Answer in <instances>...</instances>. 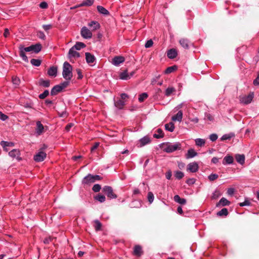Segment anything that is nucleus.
Listing matches in <instances>:
<instances>
[{"label":"nucleus","instance_id":"nucleus-14","mask_svg":"<svg viewBox=\"0 0 259 259\" xmlns=\"http://www.w3.org/2000/svg\"><path fill=\"white\" fill-rule=\"evenodd\" d=\"M178 55V52L175 49H170L167 51V56L170 59L176 58Z\"/></svg>","mask_w":259,"mask_h":259},{"label":"nucleus","instance_id":"nucleus-22","mask_svg":"<svg viewBox=\"0 0 259 259\" xmlns=\"http://www.w3.org/2000/svg\"><path fill=\"white\" fill-rule=\"evenodd\" d=\"M88 26L92 28L93 30H96L100 28V25L99 23L96 21H92L88 23Z\"/></svg>","mask_w":259,"mask_h":259},{"label":"nucleus","instance_id":"nucleus-7","mask_svg":"<svg viewBox=\"0 0 259 259\" xmlns=\"http://www.w3.org/2000/svg\"><path fill=\"white\" fill-rule=\"evenodd\" d=\"M46 156L45 152L40 151L34 156L33 159L36 162H41L45 159Z\"/></svg>","mask_w":259,"mask_h":259},{"label":"nucleus","instance_id":"nucleus-59","mask_svg":"<svg viewBox=\"0 0 259 259\" xmlns=\"http://www.w3.org/2000/svg\"><path fill=\"white\" fill-rule=\"evenodd\" d=\"M37 36L39 38H40V39H41L42 40H45L46 39V35L45 34V33L42 31H41L38 32V33H37Z\"/></svg>","mask_w":259,"mask_h":259},{"label":"nucleus","instance_id":"nucleus-20","mask_svg":"<svg viewBox=\"0 0 259 259\" xmlns=\"http://www.w3.org/2000/svg\"><path fill=\"white\" fill-rule=\"evenodd\" d=\"M230 204V202L226 198L223 197L222 198L219 202L217 203L216 206L217 207H219L220 206H228Z\"/></svg>","mask_w":259,"mask_h":259},{"label":"nucleus","instance_id":"nucleus-25","mask_svg":"<svg viewBox=\"0 0 259 259\" xmlns=\"http://www.w3.org/2000/svg\"><path fill=\"white\" fill-rule=\"evenodd\" d=\"M31 52H33L35 53H39L42 48L41 45L40 44H36L35 45H31Z\"/></svg>","mask_w":259,"mask_h":259},{"label":"nucleus","instance_id":"nucleus-63","mask_svg":"<svg viewBox=\"0 0 259 259\" xmlns=\"http://www.w3.org/2000/svg\"><path fill=\"white\" fill-rule=\"evenodd\" d=\"M235 192V189L233 188H228L227 190V193L229 196H232Z\"/></svg>","mask_w":259,"mask_h":259},{"label":"nucleus","instance_id":"nucleus-5","mask_svg":"<svg viewBox=\"0 0 259 259\" xmlns=\"http://www.w3.org/2000/svg\"><path fill=\"white\" fill-rule=\"evenodd\" d=\"M102 191L109 199H116L117 197V195L113 192V189L110 186H104Z\"/></svg>","mask_w":259,"mask_h":259},{"label":"nucleus","instance_id":"nucleus-57","mask_svg":"<svg viewBox=\"0 0 259 259\" xmlns=\"http://www.w3.org/2000/svg\"><path fill=\"white\" fill-rule=\"evenodd\" d=\"M153 42L152 39H149L146 41L145 44V47L146 48H149L152 46Z\"/></svg>","mask_w":259,"mask_h":259},{"label":"nucleus","instance_id":"nucleus-58","mask_svg":"<svg viewBox=\"0 0 259 259\" xmlns=\"http://www.w3.org/2000/svg\"><path fill=\"white\" fill-rule=\"evenodd\" d=\"M12 82H13V84H14L15 85H19L20 82V80L18 77H17L16 76L13 77L12 78Z\"/></svg>","mask_w":259,"mask_h":259},{"label":"nucleus","instance_id":"nucleus-26","mask_svg":"<svg viewBox=\"0 0 259 259\" xmlns=\"http://www.w3.org/2000/svg\"><path fill=\"white\" fill-rule=\"evenodd\" d=\"M150 141H151L150 139L148 137H147V136L144 137L143 138H141L139 140L140 147L144 146L146 145V144H149L150 142Z\"/></svg>","mask_w":259,"mask_h":259},{"label":"nucleus","instance_id":"nucleus-38","mask_svg":"<svg viewBox=\"0 0 259 259\" xmlns=\"http://www.w3.org/2000/svg\"><path fill=\"white\" fill-rule=\"evenodd\" d=\"M175 91L176 89L174 87H168L165 90V96L169 97Z\"/></svg>","mask_w":259,"mask_h":259},{"label":"nucleus","instance_id":"nucleus-17","mask_svg":"<svg viewBox=\"0 0 259 259\" xmlns=\"http://www.w3.org/2000/svg\"><path fill=\"white\" fill-rule=\"evenodd\" d=\"M1 145L5 151L8 152L9 149L7 148V147H13L14 146V143L12 142L2 141L1 142Z\"/></svg>","mask_w":259,"mask_h":259},{"label":"nucleus","instance_id":"nucleus-64","mask_svg":"<svg viewBox=\"0 0 259 259\" xmlns=\"http://www.w3.org/2000/svg\"><path fill=\"white\" fill-rule=\"evenodd\" d=\"M253 84L255 86L259 85V72L257 74L256 78L253 80Z\"/></svg>","mask_w":259,"mask_h":259},{"label":"nucleus","instance_id":"nucleus-19","mask_svg":"<svg viewBox=\"0 0 259 259\" xmlns=\"http://www.w3.org/2000/svg\"><path fill=\"white\" fill-rule=\"evenodd\" d=\"M143 251L140 245H137L134 249V254L137 256H140L143 254Z\"/></svg>","mask_w":259,"mask_h":259},{"label":"nucleus","instance_id":"nucleus-33","mask_svg":"<svg viewBox=\"0 0 259 259\" xmlns=\"http://www.w3.org/2000/svg\"><path fill=\"white\" fill-rule=\"evenodd\" d=\"M94 199L100 202V203L104 202L106 200V197L104 195L98 194L94 196Z\"/></svg>","mask_w":259,"mask_h":259},{"label":"nucleus","instance_id":"nucleus-36","mask_svg":"<svg viewBox=\"0 0 259 259\" xmlns=\"http://www.w3.org/2000/svg\"><path fill=\"white\" fill-rule=\"evenodd\" d=\"M178 68L177 66L173 65L167 67L164 71L165 74H169L176 71Z\"/></svg>","mask_w":259,"mask_h":259},{"label":"nucleus","instance_id":"nucleus-27","mask_svg":"<svg viewBox=\"0 0 259 259\" xmlns=\"http://www.w3.org/2000/svg\"><path fill=\"white\" fill-rule=\"evenodd\" d=\"M235 159L238 163L243 165L245 162V156L243 154H236Z\"/></svg>","mask_w":259,"mask_h":259},{"label":"nucleus","instance_id":"nucleus-47","mask_svg":"<svg viewBox=\"0 0 259 259\" xmlns=\"http://www.w3.org/2000/svg\"><path fill=\"white\" fill-rule=\"evenodd\" d=\"M234 136V134L233 133H230L228 134L224 135L221 138L222 141L230 140L231 138Z\"/></svg>","mask_w":259,"mask_h":259},{"label":"nucleus","instance_id":"nucleus-55","mask_svg":"<svg viewBox=\"0 0 259 259\" xmlns=\"http://www.w3.org/2000/svg\"><path fill=\"white\" fill-rule=\"evenodd\" d=\"M69 80H66V81L61 83L59 85L62 88V90H63L64 88H66L69 84Z\"/></svg>","mask_w":259,"mask_h":259},{"label":"nucleus","instance_id":"nucleus-9","mask_svg":"<svg viewBox=\"0 0 259 259\" xmlns=\"http://www.w3.org/2000/svg\"><path fill=\"white\" fill-rule=\"evenodd\" d=\"M198 164L196 162L190 163L187 165V170H189L191 172H196L198 170Z\"/></svg>","mask_w":259,"mask_h":259},{"label":"nucleus","instance_id":"nucleus-41","mask_svg":"<svg viewBox=\"0 0 259 259\" xmlns=\"http://www.w3.org/2000/svg\"><path fill=\"white\" fill-rule=\"evenodd\" d=\"M174 176L177 179L181 180L184 177V174L181 171L177 170L174 172Z\"/></svg>","mask_w":259,"mask_h":259},{"label":"nucleus","instance_id":"nucleus-4","mask_svg":"<svg viewBox=\"0 0 259 259\" xmlns=\"http://www.w3.org/2000/svg\"><path fill=\"white\" fill-rule=\"evenodd\" d=\"M254 97V93L250 92L247 96H240L239 97V101L241 103L245 105L248 104L251 102Z\"/></svg>","mask_w":259,"mask_h":259},{"label":"nucleus","instance_id":"nucleus-48","mask_svg":"<svg viewBox=\"0 0 259 259\" xmlns=\"http://www.w3.org/2000/svg\"><path fill=\"white\" fill-rule=\"evenodd\" d=\"M94 2V0H84L81 4V6H91Z\"/></svg>","mask_w":259,"mask_h":259},{"label":"nucleus","instance_id":"nucleus-32","mask_svg":"<svg viewBox=\"0 0 259 259\" xmlns=\"http://www.w3.org/2000/svg\"><path fill=\"white\" fill-rule=\"evenodd\" d=\"M174 199L176 202L181 204H185L186 203V200L185 198H181L178 195H175Z\"/></svg>","mask_w":259,"mask_h":259},{"label":"nucleus","instance_id":"nucleus-28","mask_svg":"<svg viewBox=\"0 0 259 259\" xmlns=\"http://www.w3.org/2000/svg\"><path fill=\"white\" fill-rule=\"evenodd\" d=\"M197 155V153L193 149H190L186 155V157L187 159L192 158Z\"/></svg>","mask_w":259,"mask_h":259},{"label":"nucleus","instance_id":"nucleus-31","mask_svg":"<svg viewBox=\"0 0 259 259\" xmlns=\"http://www.w3.org/2000/svg\"><path fill=\"white\" fill-rule=\"evenodd\" d=\"M97 9L99 13L104 15H108L109 14V11L104 7L101 6H98L97 7Z\"/></svg>","mask_w":259,"mask_h":259},{"label":"nucleus","instance_id":"nucleus-12","mask_svg":"<svg viewBox=\"0 0 259 259\" xmlns=\"http://www.w3.org/2000/svg\"><path fill=\"white\" fill-rule=\"evenodd\" d=\"M93 175L91 174H88L87 176H85L82 181V183L83 184H90L91 183H93L95 182L94 179Z\"/></svg>","mask_w":259,"mask_h":259},{"label":"nucleus","instance_id":"nucleus-6","mask_svg":"<svg viewBox=\"0 0 259 259\" xmlns=\"http://www.w3.org/2000/svg\"><path fill=\"white\" fill-rule=\"evenodd\" d=\"M81 36L85 39H90L92 37V32L85 26L81 28L80 30Z\"/></svg>","mask_w":259,"mask_h":259},{"label":"nucleus","instance_id":"nucleus-40","mask_svg":"<svg viewBox=\"0 0 259 259\" xmlns=\"http://www.w3.org/2000/svg\"><path fill=\"white\" fill-rule=\"evenodd\" d=\"M195 144L197 146L202 147L204 145L205 140L203 139L197 138L195 140Z\"/></svg>","mask_w":259,"mask_h":259},{"label":"nucleus","instance_id":"nucleus-18","mask_svg":"<svg viewBox=\"0 0 259 259\" xmlns=\"http://www.w3.org/2000/svg\"><path fill=\"white\" fill-rule=\"evenodd\" d=\"M73 47H72L69 51L68 55L69 58H79V53L76 51Z\"/></svg>","mask_w":259,"mask_h":259},{"label":"nucleus","instance_id":"nucleus-54","mask_svg":"<svg viewBox=\"0 0 259 259\" xmlns=\"http://www.w3.org/2000/svg\"><path fill=\"white\" fill-rule=\"evenodd\" d=\"M239 205L241 207L245 206H250V202L248 200H247V199H245L244 202L239 203Z\"/></svg>","mask_w":259,"mask_h":259},{"label":"nucleus","instance_id":"nucleus-34","mask_svg":"<svg viewBox=\"0 0 259 259\" xmlns=\"http://www.w3.org/2000/svg\"><path fill=\"white\" fill-rule=\"evenodd\" d=\"M164 134L163 131L161 128H158L156 131V133L153 135V137L156 139H160L163 138Z\"/></svg>","mask_w":259,"mask_h":259},{"label":"nucleus","instance_id":"nucleus-3","mask_svg":"<svg viewBox=\"0 0 259 259\" xmlns=\"http://www.w3.org/2000/svg\"><path fill=\"white\" fill-rule=\"evenodd\" d=\"M19 56L23 61L28 62V59L25 54V52H31V46L28 47H24L23 45H20L19 46Z\"/></svg>","mask_w":259,"mask_h":259},{"label":"nucleus","instance_id":"nucleus-13","mask_svg":"<svg viewBox=\"0 0 259 259\" xmlns=\"http://www.w3.org/2000/svg\"><path fill=\"white\" fill-rule=\"evenodd\" d=\"M9 155L10 157H12L13 158H17V159H21V158L19 157L20 155V152L19 150L17 149H14L11 150L9 152Z\"/></svg>","mask_w":259,"mask_h":259},{"label":"nucleus","instance_id":"nucleus-23","mask_svg":"<svg viewBox=\"0 0 259 259\" xmlns=\"http://www.w3.org/2000/svg\"><path fill=\"white\" fill-rule=\"evenodd\" d=\"M183 112L182 110H180L178 111V112L175 115H174L171 119L173 121H178L179 122H181L183 118Z\"/></svg>","mask_w":259,"mask_h":259},{"label":"nucleus","instance_id":"nucleus-50","mask_svg":"<svg viewBox=\"0 0 259 259\" xmlns=\"http://www.w3.org/2000/svg\"><path fill=\"white\" fill-rule=\"evenodd\" d=\"M49 94L48 90H45L42 94L39 95V98L40 99H44L46 98Z\"/></svg>","mask_w":259,"mask_h":259},{"label":"nucleus","instance_id":"nucleus-1","mask_svg":"<svg viewBox=\"0 0 259 259\" xmlns=\"http://www.w3.org/2000/svg\"><path fill=\"white\" fill-rule=\"evenodd\" d=\"M72 67L67 62L63 64L62 75L66 80H71L72 77Z\"/></svg>","mask_w":259,"mask_h":259},{"label":"nucleus","instance_id":"nucleus-15","mask_svg":"<svg viewBox=\"0 0 259 259\" xmlns=\"http://www.w3.org/2000/svg\"><path fill=\"white\" fill-rule=\"evenodd\" d=\"M233 161L234 159L233 156L227 155L224 158L222 163L224 165L231 164L233 163Z\"/></svg>","mask_w":259,"mask_h":259},{"label":"nucleus","instance_id":"nucleus-30","mask_svg":"<svg viewBox=\"0 0 259 259\" xmlns=\"http://www.w3.org/2000/svg\"><path fill=\"white\" fill-rule=\"evenodd\" d=\"M114 105L118 109H122L125 105V102L122 100L119 99L114 102Z\"/></svg>","mask_w":259,"mask_h":259},{"label":"nucleus","instance_id":"nucleus-51","mask_svg":"<svg viewBox=\"0 0 259 259\" xmlns=\"http://www.w3.org/2000/svg\"><path fill=\"white\" fill-rule=\"evenodd\" d=\"M101 189V186L99 184H95L93 186L92 190L95 192H99Z\"/></svg>","mask_w":259,"mask_h":259},{"label":"nucleus","instance_id":"nucleus-62","mask_svg":"<svg viewBox=\"0 0 259 259\" xmlns=\"http://www.w3.org/2000/svg\"><path fill=\"white\" fill-rule=\"evenodd\" d=\"M39 6L41 9H45L48 8V5L46 2H42L39 4Z\"/></svg>","mask_w":259,"mask_h":259},{"label":"nucleus","instance_id":"nucleus-61","mask_svg":"<svg viewBox=\"0 0 259 259\" xmlns=\"http://www.w3.org/2000/svg\"><path fill=\"white\" fill-rule=\"evenodd\" d=\"M9 118L8 116L3 113L1 111H0V119L2 121H5L7 119Z\"/></svg>","mask_w":259,"mask_h":259},{"label":"nucleus","instance_id":"nucleus-39","mask_svg":"<svg viewBox=\"0 0 259 259\" xmlns=\"http://www.w3.org/2000/svg\"><path fill=\"white\" fill-rule=\"evenodd\" d=\"M41 61L40 59H32L30 60V63L32 64V65L35 67L39 66L41 64Z\"/></svg>","mask_w":259,"mask_h":259},{"label":"nucleus","instance_id":"nucleus-11","mask_svg":"<svg viewBox=\"0 0 259 259\" xmlns=\"http://www.w3.org/2000/svg\"><path fill=\"white\" fill-rule=\"evenodd\" d=\"M181 46L185 49H189L192 44L187 38H181L179 40Z\"/></svg>","mask_w":259,"mask_h":259},{"label":"nucleus","instance_id":"nucleus-10","mask_svg":"<svg viewBox=\"0 0 259 259\" xmlns=\"http://www.w3.org/2000/svg\"><path fill=\"white\" fill-rule=\"evenodd\" d=\"M36 128H35V134L37 136H40L44 132V126L41 124L40 121H37L36 123Z\"/></svg>","mask_w":259,"mask_h":259},{"label":"nucleus","instance_id":"nucleus-42","mask_svg":"<svg viewBox=\"0 0 259 259\" xmlns=\"http://www.w3.org/2000/svg\"><path fill=\"white\" fill-rule=\"evenodd\" d=\"M94 228L95 230L96 231H99L101 230L102 227V224L101 223V222L99 220H96L94 221Z\"/></svg>","mask_w":259,"mask_h":259},{"label":"nucleus","instance_id":"nucleus-46","mask_svg":"<svg viewBox=\"0 0 259 259\" xmlns=\"http://www.w3.org/2000/svg\"><path fill=\"white\" fill-rule=\"evenodd\" d=\"M148 95L147 93H143L139 95V97L138 98L139 102L140 103L143 102L145 99H146L148 98Z\"/></svg>","mask_w":259,"mask_h":259},{"label":"nucleus","instance_id":"nucleus-2","mask_svg":"<svg viewBox=\"0 0 259 259\" xmlns=\"http://www.w3.org/2000/svg\"><path fill=\"white\" fill-rule=\"evenodd\" d=\"M181 144L180 143H167L163 147V151L166 153H171L177 150L181 149Z\"/></svg>","mask_w":259,"mask_h":259},{"label":"nucleus","instance_id":"nucleus-37","mask_svg":"<svg viewBox=\"0 0 259 259\" xmlns=\"http://www.w3.org/2000/svg\"><path fill=\"white\" fill-rule=\"evenodd\" d=\"M165 129L170 132H172L175 129V125L172 122H169L165 124Z\"/></svg>","mask_w":259,"mask_h":259},{"label":"nucleus","instance_id":"nucleus-43","mask_svg":"<svg viewBox=\"0 0 259 259\" xmlns=\"http://www.w3.org/2000/svg\"><path fill=\"white\" fill-rule=\"evenodd\" d=\"M85 47V45L81 42H77L73 47L76 50H80Z\"/></svg>","mask_w":259,"mask_h":259},{"label":"nucleus","instance_id":"nucleus-52","mask_svg":"<svg viewBox=\"0 0 259 259\" xmlns=\"http://www.w3.org/2000/svg\"><path fill=\"white\" fill-rule=\"evenodd\" d=\"M219 177V176L217 174H211L208 177L209 180L210 181H213L214 180L217 179Z\"/></svg>","mask_w":259,"mask_h":259},{"label":"nucleus","instance_id":"nucleus-8","mask_svg":"<svg viewBox=\"0 0 259 259\" xmlns=\"http://www.w3.org/2000/svg\"><path fill=\"white\" fill-rule=\"evenodd\" d=\"M125 59L122 56H117L114 57L112 60V64L116 66H118L121 63L124 62Z\"/></svg>","mask_w":259,"mask_h":259},{"label":"nucleus","instance_id":"nucleus-56","mask_svg":"<svg viewBox=\"0 0 259 259\" xmlns=\"http://www.w3.org/2000/svg\"><path fill=\"white\" fill-rule=\"evenodd\" d=\"M218 138V135L216 134H212L209 135V139L212 142L215 141Z\"/></svg>","mask_w":259,"mask_h":259},{"label":"nucleus","instance_id":"nucleus-49","mask_svg":"<svg viewBox=\"0 0 259 259\" xmlns=\"http://www.w3.org/2000/svg\"><path fill=\"white\" fill-rule=\"evenodd\" d=\"M148 201L150 203H152L153 202L154 200V195L152 192H149L148 193V196H147Z\"/></svg>","mask_w":259,"mask_h":259},{"label":"nucleus","instance_id":"nucleus-16","mask_svg":"<svg viewBox=\"0 0 259 259\" xmlns=\"http://www.w3.org/2000/svg\"><path fill=\"white\" fill-rule=\"evenodd\" d=\"M85 56L86 61L88 64L93 63L96 60L95 56L90 53H85Z\"/></svg>","mask_w":259,"mask_h":259},{"label":"nucleus","instance_id":"nucleus-29","mask_svg":"<svg viewBox=\"0 0 259 259\" xmlns=\"http://www.w3.org/2000/svg\"><path fill=\"white\" fill-rule=\"evenodd\" d=\"M119 78L122 80H128L130 79V76L127 70H125L119 74Z\"/></svg>","mask_w":259,"mask_h":259},{"label":"nucleus","instance_id":"nucleus-45","mask_svg":"<svg viewBox=\"0 0 259 259\" xmlns=\"http://www.w3.org/2000/svg\"><path fill=\"white\" fill-rule=\"evenodd\" d=\"M228 214V209L226 208L222 209L220 211L217 212V215L218 216H227Z\"/></svg>","mask_w":259,"mask_h":259},{"label":"nucleus","instance_id":"nucleus-24","mask_svg":"<svg viewBox=\"0 0 259 259\" xmlns=\"http://www.w3.org/2000/svg\"><path fill=\"white\" fill-rule=\"evenodd\" d=\"M62 88L61 87L59 84L54 86L51 91V95H56L58 93L61 92L62 91Z\"/></svg>","mask_w":259,"mask_h":259},{"label":"nucleus","instance_id":"nucleus-44","mask_svg":"<svg viewBox=\"0 0 259 259\" xmlns=\"http://www.w3.org/2000/svg\"><path fill=\"white\" fill-rule=\"evenodd\" d=\"M222 195L221 192L218 189H216L213 193L211 196V198L212 199H217L220 196Z\"/></svg>","mask_w":259,"mask_h":259},{"label":"nucleus","instance_id":"nucleus-60","mask_svg":"<svg viewBox=\"0 0 259 259\" xmlns=\"http://www.w3.org/2000/svg\"><path fill=\"white\" fill-rule=\"evenodd\" d=\"M196 182V179L194 178H189L186 181V183L188 185H192L194 184Z\"/></svg>","mask_w":259,"mask_h":259},{"label":"nucleus","instance_id":"nucleus-53","mask_svg":"<svg viewBox=\"0 0 259 259\" xmlns=\"http://www.w3.org/2000/svg\"><path fill=\"white\" fill-rule=\"evenodd\" d=\"M204 119L212 121L213 120V116L209 113H205Z\"/></svg>","mask_w":259,"mask_h":259},{"label":"nucleus","instance_id":"nucleus-21","mask_svg":"<svg viewBox=\"0 0 259 259\" xmlns=\"http://www.w3.org/2000/svg\"><path fill=\"white\" fill-rule=\"evenodd\" d=\"M57 74V67L56 66H52L48 70V74L50 76L56 77Z\"/></svg>","mask_w":259,"mask_h":259},{"label":"nucleus","instance_id":"nucleus-35","mask_svg":"<svg viewBox=\"0 0 259 259\" xmlns=\"http://www.w3.org/2000/svg\"><path fill=\"white\" fill-rule=\"evenodd\" d=\"M39 85L45 88H48L50 85V81L48 79L44 80L42 78L39 80Z\"/></svg>","mask_w":259,"mask_h":259}]
</instances>
